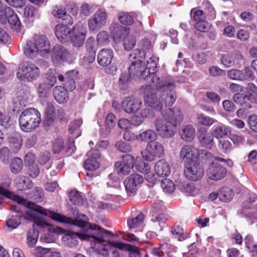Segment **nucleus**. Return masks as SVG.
Here are the masks:
<instances>
[{
	"label": "nucleus",
	"instance_id": "obj_28",
	"mask_svg": "<svg viewBox=\"0 0 257 257\" xmlns=\"http://www.w3.org/2000/svg\"><path fill=\"white\" fill-rule=\"evenodd\" d=\"M68 91V90L63 86H55L53 89V96L54 99L60 104L66 102L69 99Z\"/></svg>",
	"mask_w": 257,
	"mask_h": 257
},
{
	"label": "nucleus",
	"instance_id": "obj_5",
	"mask_svg": "<svg viewBox=\"0 0 257 257\" xmlns=\"http://www.w3.org/2000/svg\"><path fill=\"white\" fill-rule=\"evenodd\" d=\"M157 68V64L154 60H151L147 66L145 62L136 60L131 63L128 67V72L140 79L144 78L147 83L154 84L157 82L158 84L160 77L156 75Z\"/></svg>",
	"mask_w": 257,
	"mask_h": 257
},
{
	"label": "nucleus",
	"instance_id": "obj_4",
	"mask_svg": "<svg viewBox=\"0 0 257 257\" xmlns=\"http://www.w3.org/2000/svg\"><path fill=\"white\" fill-rule=\"evenodd\" d=\"M25 206L29 209L26 212L28 220L34 222L32 228L28 231L27 235L38 239L39 231L36 227L48 226V221L44 217V216H48V210L31 201H28Z\"/></svg>",
	"mask_w": 257,
	"mask_h": 257
},
{
	"label": "nucleus",
	"instance_id": "obj_18",
	"mask_svg": "<svg viewBox=\"0 0 257 257\" xmlns=\"http://www.w3.org/2000/svg\"><path fill=\"white\" fill-rule=\"evenodd\" d=\"M198 150L192 145L184 146L180 152V157L184 165L199 162Z\"/></svg>",
	"mask_w": 257,
	"mask_h": 257
},
{
	"label": "nucleus",
	"instance_id": "obj_63",
	"mask_svg": "<svg viewBox=\"0 0 257 257\" xmlns=\"http://www.w3.org/2000/svg\"><path fill=\"white\" fill-rule=\"evenodd\" d=\"M118 19L121 24L125 26L131 25L134 22L133 17L128 13H123L119 17Z\"/></svg>",
	"mask_w": 257,
	"mask_h": 257
},
{
	"label": "nucleus",
	"instance_id": "obj_9",
	"mask_svg": "<svg viewBox=\"0 0 257 257\" xmlns=\"http://www.w3.org/2000/svg\"><path fill=\"white\" fill-rule=\"evenodd\" d=\"M49 218L59 222L78 226L82 228L81 230L85 229L86 228H84L88 223V219L84 214H81L75 219H73L71 217H68L67 216L55 213L50 210Z\"/></svg>",
	"mask_w": 257,
	"mask_h": 257
},
{
	"label": "nucleus",
	"instance_id": "obj_11",
	"mask_svg": "<svg viewBox=\"0 0 257 257\" xmlns=\"http://www.w3.org/2000/svg\"><path fill=\"white\" fill-rule=\"evenodd\" d=\"M73 24V20L71 16H67L66 19H63L61 24L57 25L55 28V34L62 43L69 42L70 35L72 28L70 27Z\"/></svg>",
	"mask_w": 257,
	"mask_h": 257
},
{
	"label": "nucleus",
	"instance_id": "obj_45",
	"mask_svg": "<svg viewBox=\"0 0 257 257\" xmlns=\"http://www.w3.org/2000/svg\"><path fill=\"white\" fill-rule=\"evenodd\" d=\"M7 23L9 24L10 27L12 29H15L18 31H20L21 23L15 11L12 13V15L8 20Z\"/></svg>",
	"mask_w": 257,
	"mask_h": 257
},
{
	"label": "nucleus",
	"instance_id": "obj_13",
	"mask_svg": "<svg viewBox=\"0 0 257 257\" xmlns=\"http://www.w3.org/2000/svg\"><path fill=\"white\" fill-rule=\"evenodd\" d=\"M86 27L81 23H78L72 27L69 42L74 47H82L86 39Z\"/></svg>",
	"mask_w": 257,
	"mask_h": 257
},
{
	"label": "nucleus",
	"instance_id": "obj_20",
	"mask_svg": "<svg viewBox=\"0 0 257 257\" xmlns=\"http://www.w3.org/2000/svg\"><path fill=\"white\" fill-rule=\"evenodd\" d=\"M39 96L41 101L46 103V107L44 112V119L43 121V125L45 130H48V101L46 98L48 97V77H46L43 82L39 84Z\"/></svg>",
	"mask_w": 257,
	"mask_h": 257
},
{
	"label": "nucleus",
	"instance_id": "obj_12",
	"mask_svg": "<svg viewBox=\"0 0 257 257\" xmlns=\"http://www.w3.org/2000/svg\"><path fill=\"white\" fill-rule=\"evenodd\" d=\"M141 154L143 159L151 162L156 158L162 157L164 154V149L160 143L151 141L147 144L145 150Z\"/></svg>",
	"mask_w": 257,
	"mask_h": 257
},
{
	"label": "nucleus",
	"instance_id": "obj_14",
	"mask_svg": "<svg viewBox=\"0 0 257 257\" xmlns=\"http://www.w3.org/2000/svg\"><path fill=\"white\" fill-rule=\"evenodd\" d=\"M159 94V93H158L155 90L151 89L150 86L147 85L145 89L144 101L150 107L156 111H161L162 113L165 111H163V105L161 100V95H159V98L158 97Z\"/></svg>",
	"mask_w": 257,
	"mask_h": 257
},
{
	"label": "nucleus",
	"instance_id": "obj_29",
	"mask_svg": "<svg viewBox=\"0 0 257 257\" xmlns=\"http://www.w3.org/2000/svg\"><path fill=\"white\" fill-rule=\"evenodd\" d=\"M78 72L72 70L67 72L65 74V82L63 83L64 87L69 91H72L76 88L75 79L76 78Z\"/></svg>",
	"mask_w": 257,
	"mask_h": 257
},
{
	"label": "nucleus",
	"instance_id": "obj_19",
	"mask_svg": "<svg viewBox=\"0 0 257 257\" xmlns=\"http://www.w3.org/2000/svg\"><path fill=\"white\" fill-rule=\"evenodd\" d=\"M11 180H8L0 183V195L16 201L18 204L24 205L27 204L28 201L11 191Z\"/></svg>",
	"mask_w": 257,
	"mask_h": 257
},
{
	"label": "nucleus",
	"instance_id": "obj_22",
	"mask_svg": "<svg viewBox=\"0 0 257 257\" xmlns=\"http://www.w3.org/2000/svg\"><path fill=\"white\" fill-rule=\"evenodd\" d=\"M226 173V169L217 162H212L207 170L208 177L214 181L222 179L225 177Z\"/></svg>",
	"mask_w": 257,
	"mask_h": 257
},
{
	"label": "nucleus",
	"instance_id": "obj_1",
	"mask_svg": "<svg viewBox=\"0 0 257 257\" xmlns=\"http://www.w3.org/2000/svg\"><path fill=\"white\" fill-rule=\"evenodd\" d=\"M50 226L51 224L49 223V243L54 241V239L51 237L52 233L58 235L65 232L62 237V241L70 247H75L78 245V238L102 244L105 242V237L111 238L115 236L110 231L95 223L89 224L87 229H82L77 233L70 230L65 231L61 227H54Z\"/></svg>",
	"mask_w": 257,
	"mask_h": 257
},
{
	"label": "nucleus",
	"instance_id": "obj_52",
	"mask_svg": "<svg viewBox=\"0 0 257 257\" xmlns=\"http://www.w3.org/2000/svg\"><path fill=\"white\" fill-rule=\"evenodd\" d=\"M194 10V9H192L191 10L190 16L191 18L193 19L196 23L201 21H204L206 19V14L202 10H196L194 12L193 15H192Z\"/></svg>",
	"mask_w": 257,
	"mask_h": 257
},
{
	"label": "nucleus",
	"instance_id": "obj_47",
	"mask_svg": "<svg viewBox=\"0 0 257 257\" xmlns=\"http://www.w3.org/2000/svg\"><path fill=\"white\" fill-rule=\"evenodd\" d=\"M145 216L142 213H140L136 217L128 219L127 221L130 229H134L139 226L144 221Z\"/></svg>",
	"mask_w": 257,
	"mask_h": 257
},
{
	"label": "nucleus",
	"instance_id": "obj_36",
	"mask_svg": "<svg viewBox=\"0 0 257 257\" xmlns=\"http://www.w3.org/2000/svg\"><path fill=\"white\" fill-rule=\"evenodd\" d=\"M197 138L202 147L209 150L212 149L213 146V137L212 134L198 135Z\"/></svg>",
	"mask_w": 257,
	"mask_h": 257
},
{
	"label": "nucleus",
	"instance_id": "obj_58",
	"mask_svg": "<svg viewBox=\"0 0 257 257\" xmlns=\"http://www.w3.org/2000/svg\"><path fill=\"white\" fill-rule=\"evenodd\" d=\"M76 149L75 145V141L74 140H69L66 145H64L63 151L67 156H70L73 154Z\"/></svg>",
	"mask_w": 257,
	"mask_h": 257
},
{
	"label": "nucleus",
	"instance_id": "obj_31",
	"mask_svg": "<svg viewBox=\"0 0 257 257\" xmlns=\"http://www.w3.org/2000/svg\"><path fill=\"white\" fill-rule=\"evenodd\" d=\"M68 197L70 202L74 205L80 206L84 204V198L81 195V193L76 189L68 192Z\"/></svg>",
	"mask_w": 257,
	"mask_h": 257
},
{
	"label": "nucleus",
	"instance_id": "obj_8",
	"mask_svg": "<svg viewBox=\"0 0 257 257\" xmlns=\"http://www.w3.org/2000/svg\"><path fill=\"white\" fill-rule=\"evenodd\" d=\"M39 68L31 62L26 61L20 64L17 76L21 80L26 79L31 82L36 80L39 77Z\"/></svg>",
	"mask_w": 257,
	"mask_h": 257
},
{
	"label": "nucleus",
	"instance_id": "obj_17",
	"mask_svg": "<svg viewBox=\"0 0 257 257\" xmlns=\"http://www.w3.org/2000/svg\"><path fill=\"white\" fill-rule=\"evenodd\" d=\"M144 182V178L138 174H132L125 178L123 184L127 196H134L136 194L138 186Z\"/></svg>",
	"mask_w": 257,
	"mask_h": 257
},
{
	"label": "nucleus",
	"instance_id": "obj_25",
	"mask_svg": "<svg viewBox=\"0 0 257 257\" xmlns=\"http://www.w3.org/2000/svg\"><path fill=\"white\" fill-rule=\"evenodd\" d=\"M111 34L115 42H119L126 36L130 32V29L127 27L115 24L111 27Z\"/></svg>",
	"mask_w": 257,
	"mask_h": 257
},
{
	"label": "nucleus",
	"instance_id": "obj_49",
	"mask_svg": "<svg viewBox=\"0 0 257 257\" xmlns=\"http://www.w3.org/2000/svg\"><path fill=\"white\" fill-rule=\"evenodd\" d=\"M107 243L110 247L125 251L129 250L131 246V245L130 244L123 243L120 241H114L109 240L107 241Z\"/></svg>",
	"mask_w": 257,
	"mask_h": 257
},
{
	"label": "nucleus",
	"instance_id": "obj_35",
	"mask_svg": "<svg viewBox=\"0 0 257 257\" xmlns=\"http://www.w3.org/2000/svg\"><path fill=\"white\" fill-rule=\"evenodd\" d=\"M179 134L183 140L190 142L195 138V130L192 125L188 124L185 125Z\"/></svg>",
	"mask_w": 257,
	"mask_h": 257
},
{
	"label": "nucleus",
	"instance_id": "obj_23",
	"mask_svg": "<svg viewBox=\"0 0 257 257\" xmlns=\"http://www.w3.org/2000/svg\"><path fill=\"white\" fill-rule=\"evenodd\" d=\"M159 204L154 203L153 205V212L156 214V216L153 215L151 221L153 222V227L155 230L159 231L163 230L165 225L166 218L164 213H160Z\"/></svg>",
	"mask_w": 257,
	"mask_h": 257
},
{
	"label": "nucleus",
	"instance_id": "obj_33",
	"mask_svg": "<svg viewBox=\"0 0 257 257\" xmlns=\"http://www.w3.org/2000/svg\"><path fill=\"white\" fill-rule=\"evenodd\" d=\"M54 107L52 103L49 102V126L51 122L57 120V118L60 121L67 122L68 119L65 117V112L64 109L61 108L57 110V117L55 116Z\"/></svg>",
	"mask_w": 257,
	"mask_h": 257
},
{
	"label": "nucleus",
	"instance_id": "obj_42",
	"mask_svg": "<svg viewBox=\"0 0 257 257\" xmlns=\"http://www.w3.org/2000/svg\"><path fill=\"white\" fill-rule=\"evenodd\" d=\"M37 12V9L32 6H27L24 10V15L25 17L24 21H28L30 22H33L34 18Z\"/></svg>",
	"mask_w": 257,
	"mask_h": 257
},
{
	"label": "nucleus",
	"instance_id": "obj_39",
	"mask_svg": "<svg viewBox=\"0 0 257 257\" xmlns=\"http://www.w3.org/2000/svg\"><path fill=\"white\" fill-rule=\"evenodd\" d=\"M144 159L137 158L135 161V165L134 168L139 172L143 174L146 171L151 170V166L149 164L145 162Z\"/></svg>",
	"mask_w": 257,
	"mask_h": 257
},
{
	"label": "nucleus",
	"instance_id": "obj_6",
	"mask_svg": "<svg viewBox=\"0 0 257 257\" xmlns=\"http://www.w3.org/2000/svg\"><path fill=\"white\" fill-rule=\"evenodd\" d=\"M48 38L43 34H35L33 39L27 40L23 47V52L26 57L34 60L38 55L43 58L48 57Z\"/></svg>",
	"mask_w": 257,
	"mask_h": 257
},
{
	"label": "nucleus",
	"instance_id": "obj_32",
	"mask_svg": "<svg viewBox=\"0 0 257 257\" xmlns=\"http://www.w3.org/2000/svg\"><path fill=\"white\" fill-rule=\"evenodd\" d=\"M230 132V128L222 123L215 124L212 128V135L216 139L222 138L227 136Z\"/></svg>",
	"mask_w": 257,
	"mask_h": 257
},
{
	"label": "nucleus",
	"instance_id": "obj_55",
	"mask_svg": "<svg viewBox=\"0 0 257 257\" xmlns=\"http://www.w3.org/2000/svg\"><path fill=\"white\" fill-rule=\"evenodd\" d=\"M161 185L164 192L172 193L175 190V185L170 179H164L162 181Z\"/></svg>",
	"mask_w": 257,
	"mask_h": 257
},
{
	"label": "nucleus",
	"instance_id": "obj_24",
	"mask_svg": "<svg viewBox=\"0 0 257 257\" xmlns=\"http://www.w3.org/2000/svg\"><path fill=\"white\" fill-rule=\"evenodd\" d=\"M114 57V53L111 49H103L97 55V62L99 65L108 67Z\"/></svg>",
	"mask_w": 257,
	"mask_h": 257
},
{
	"label": "nucleus",
	"instance_id": "obj_37",
	"mask_svg": "<svg viewBox=\"0 0 257 257\" xmlns=\"http://www.w3.org/2000/svg\"><path fill=\"white\" fill-rule=\"evenodd\" d=\"M158 137L157 133L153 130H148L138 135L137 140L142 142L155 141Z\"/></svg>",
	"mask_w": 257,
	"mask_h": 257
},
{
	"label": "nucleus",
	"instance_id": "obj_40",
	"mask_svg": "<svg viewBox=\"0 0 257 257\" xmlns=\"http://www.w3.org/2000/svg\"><path fill=\"white\" fill-rule=\"evenodd\" d=\"M23 167V162L21 159L15 157L11 161L10 168L11 172L17 174L21 172Z\"/></svg>",
	"mask_w": 257,
	"mask_h": 257
},
{
	"label": "nucleus",
	"instance_id": "obj_61",
	"mask_svg": "<svg viewBox=\"0 0 257 257\" xmlns=\"http://www.w3.org/2000/svg\"><path fill=\"white\" fill-rule=\"evenodd\" d=\"M256 94L247 91L246 94H243V105L251 104V103H254L256 101Z\"/></svg>",
	"mask_w": 257,
	"mask_h": 257
},
{
	"label": "nucleus",
	"instance_id": "obj_54",
	"mask_svg": "<svg viewBox=\"0 0 257 257\" xmlns=\"http://www.w3.org/2000/svg\"><path fill=\"white\" fill-rule=\"evenodd\" d=\"M11 120V117L5 113H3L0 110V125L5 128H10L12 123Z\"/></svg>",
	"mask_w": 257,
	"mask_h": 257
},
{
	"label": "nucleus",
	"instance_id": "obj_62",
	"mask_svg": "<svg viewBox=\"0 0 257 257\" xmlns=\"http://www.w3.org/2000/svg\"><path fill=\"white\" fill-rule=\"evenodd\" d=\"M146 57V53L143 49H136L132 51L130 54L129 59L131 60L132 58L135 60H139L138 58L145 59Z\"/></svg>",
	"mask_w": 257,
	"mask_h": 257
},
{
	"label": "nucleus",
	"instance_id": "obj_27",
	"mask_svg": "<svg viewBox=\"0 0 257 257\" xmlns=\"http://www.w3.org/2000/svg\"><path fill=\"white\" fill-rule=\"evenodd\" d=\"M154 169L157 175L161 177H167L171 173V169L168 163L164 159L158 161Z\"/></svg>",
	"mask_w": 257,
	"mask_h": 257
},
{
	"label": "nucleus",
	"instance_id": "obj_7",
	"mask_svg": "<svg viewBox=\"0 0 257 257\" xmlns=\"http://www.w3.org/2000/svg\"><path fill=\"white\" fill-rule=\"evenodd\" d=\"M154 85L157 89L158 93H159V95H161V100L163 105V111L165 110L166 112L168 110L167 107L172 106L176 99V95L172 92L175 87L174 82L170 79L163 81L159 78L158 84L156 82Z\"/></svg>",
	"mask_w": 257,
	"mask_h": 257
},
{
	"label": "nucleus",
	"instance_id": "obj_51",
	"mask_svg": "<svg viewBox=\"0 0 257 257\" xmlns=\"http://www.w3.org/2000/svg\"><path fill=\"white\" fill-rule=\"evenodd\" d=\"M115 168H116L118 174L126 175L128 174L132 168L127 165H124L121 162H116L114 164Z\"/></svg>",
	"mask_w": 257,
	"mask_h": 257
},
{
	"label": "nucleus",
	"instance_id": "obj_34",
	"mask_svg": "<svg viewBox=\"0 0 257 257\" xmlns=\"http://www.w3.org/2000/svg\"><path fill=\"white\" fill-rule=\"evenodd\" d=\"M14 181L18 189L21 191L30 189L33 185L32 181L28 177H19L15 179Z\"/></svg>",
	"mask_w": 257,
	"mask_h": 257
},
{
	"label": "nucleus",
	"instance_id": "obj_56",
	"mask_svg": "<svg viewBox=\"0 0 257 257\" xmlns=\"http://www.w3.org/2000/svg\"><path fill=\"white\" fill-rule=\"evenodd\" d=\"M227 76L233 80H243V70L231 69L228 71Z\"/></svg>",
	"mask_w": 257,
	"mask_h": 257
},
{
	"label": "nucleus",
	"instance_id": "obj_59",
	"mask_svg": "<svg viewBox=\"0 0 257 257\" xmlns=\"http://www.w3.org/2000/svg\"><path fill=\"white\" fill-rule=\"evenodd\" d=\"M64 148V141L62 138H58L55 140L52 145V151L54 154H58L63 151Z\"/></svg>",
	"mask_w": 257,
	"mask_h": 257
},
{
	"label": "nucleus",
	"instance_id": "obj_26",
	"mask_svg": "<svg viewBox=\"0 0 257 257\" xmlns=\"http://www.w3.org/2000/svg\"><path fill=\"white\" fill-rule=\"evenodd\" d=\"M9 146L13 153H17L21 149L23 138L21 135L18 133L11 134L8 138Z\"/></svg>",
	"mask_w": 257,
	"mask_h": 257
},
{
	"label": "nucleus",
	"instance_id": "obj_2",
	"mask_svg": "<svg viewBox=\"0 0 257 257\" xmlns=\"http://www.w3.org/2000/svg\"><path fill=\"white\" fill-rule=\"evenodd\" d=\"M163 119H157L155 122L156 131L159 136L163 138H172L177 130V125L179 124L183 119L181 111L172 109L162 112Z\"/></svg>",
	"mask_w": 257,
	"mask_h": 257
},
{
	"label": "nucleus",
	"instance_id": "obj_53",
	"mask_svg": "<svg viewBox=\"0 0 257 257\" xmlns=\"http://www.w3.org/2000/svg\"><path fill=\"white\" fill-rule=\"evenodd\" d=\"M116 121V116L113 113H109L106 115L105 117V124L106 127L109 130V131H110L111 129L113 128L115 125Z\"/></svg>",
	"mask_w": 257,
	"mask_h": 257
},
{
	"label": "nucleus",
	"instance_id": "obj_60",
	"mask_svg": "<svg viewBox=\"0 0 257 257\" xmlns=\"http://www.w3.org/2000/svg\"><path fill=\"white\" fill-rule=\"evenodd\" d=\"M220 62L226 67L232 66L234 64V60L230 54H223L220 58Z\"/></svg>",
	"mask_w": 257,
	"mask_h": 257
},
{
	"label": "nucleus",
	"instance_id": "obj_15",
	"mask_svg": "<svg viewBox=\"0 0 257 257\" xmlns=\"http://www.w3.org/2000/svg\"><path fill=\"white\" fill-rule=\"evenodd\" d=\"M107 14L104 9H98L88 20V25L91 32L98 31L106 24Z\"/></svg>",
	"mask_w": 257,
	"mask_h": 257
},
{
	"label": "nucleus",
	"instance_id": "obj_64",
	"mask_svg": "<svg viewBox=\"0 0 257 257\" xmlns=\"http://www.w3.org/2000/svg\"><path fill=\"white\" fill-rule=\"evenodd\" d=\"M29 176L35 178L40 173V169L37 163L26 167Z\"/></svg>",
	"mask_w": 257,
	"mask_h": 257
},
{
	"label": "nucleus",
	"instance_id": "obj_48",
	"mask_svg": "<svg viewBox=\"0 0 257 257\" xmlns=\"http://www.w3.org/2000/svg\"><path fill=\"white\" fill-rule=\"evenodd\" d=\"M83 166L87 170L93 171L99 167V163L95 158L89 157L84 161Z\"/></svg>",
	"mask_w": 257,
	"mask_h": 257
},
{
	"label": "nucleus",
	"instance_id": "obj_3",
	"mask_svg": "<svg viewBox=\"0 0 257 257\" xmlns=\"http://www.w3.org/2000/svg\"><path fill=\"white\" fill-rule=\"evenodd\" d=\"M12 110L14 112L20 114L19 125L23 132H32L39 127L41 118V114L37 109L29 107L24 109L20 102L14 101Z\"/></svg>",
	"mask_w": 257,
	"mask_h": 257
},
{
	"label": "nucleus",
	"instance_id": "obj_30",
	"mask_svg": "<svg viewBox=\"0 0 257 257\" xmlns=\"http://www.w3.org/2000/svg\"><path fill=\"white\" fill-rule=\"evenodd\" d=\"M28 220V217L25 216L23 213L17 214L12 215L10 218L6 221V225L11 230L17 228L23 220Z\"/></svg>",
	"mask_w": 257,
	"mask_h": 257
},
{
	"label": "nucleus",
	"instance_id": "obj_41",
	"mask_svg": "<svg viewBox=\"0 0 257 257\" xmlns=\"http://www.w3.org/2000/svg\"><path fill=\"white\" fill-rule=\"evenodd\" d=\"M198 158L200 159L202 163L212 162L214 160L215 157L211 153L206 150H198Z\"/></svg>",
	"mask_w": 257,
	"mask_h": 257
},
{
	"label": "nucleus",
	"instance_id": "obj_46",
	"mask_svg": "<svg viewBox=\"0 0 257 257\" xmlns=\"http://www.w3.org/2000/svg\"><path fill=\"white\" fill-rule=\"evenodd\" d=\"M14 11L9 7L0 9V23L3 24L7 23L8 20Z\"/></svg>",
	"mask_w": 257,
	"mask_h": 257
},
{
	"label": "nucleus",
	"instance_id": "obj_16",
	"mask_svg": "<svg viewBox=\"0 0 257 257\" xmlns=\"http://www.w3.org/2000/svg\"><path fill=\"white\" fill-rule=\"evenodd\" d=\"M184 174L186 178L192 181H197L201 179L204 174V168L196 162L185 165Z\"/></svg>",
	"mask_w": 257,
	"mask_h": 257
},
{
	"label": "nucleus",
	"instance_id": "obj_43",
	"mask_svg": "<svg viewBox=\"0 0 257 257\" xmlns=\"http://www.w3.org/2000/svg\"><path fill=\"white\" fill-rule=\"evenodd\" d=\"M122 40L123 48L127 51L132 50L136 45V38L133 35L128 34Z\"/></svg>",
	"mask_w": 257,
	"mask_h": 257
},
{
	"label": "nucleus",
	"instance_id": "obj_21",
	"mask_svg": "<svg viewBox=\"0 0 257 257\" xmlns=\"http://www.w3.org/2000/svg\"><path fill=\"white\" fill-rule=\"evenodd\" d=\"M123 110L127 113L137 112L141 107L142 102L140 99L132 95L125 97L121 102Z\"/></svg>",
	"mask_w": 257,
	"mask_h": 257
},
{
	"label": "nucleus",
	"instance_id": "obj_57",
	"mask_svg": "<svg viewBox=\"0 0 257 257\" xmlns=\"http://www.w3.org/2000/svg\"><path fill=\"white\" fill-rule=\"evenodd\" d=\"M108 177L109 181L107 182L108 187L117 188L120 186V180L115 174H110Z\"/></svg>",
	"mask_w": 257,
	"mask_h": 257
},
{
	"label": "nucleus",
	"instance_id": "obj_38",
	"mask_svg": "<svg viewBox=\"0 0 257 257\" xmlns=\"http://www.w3.org/2000/svg\"><path fill=\"white\" fill-rule=\"evenodd\" d=\"M244 243L246 247L252 252V257H257V243H254L253 237L248 234L244 238Z\"/></svg>",
	"mask_w": 257,
	"mask_h": 257
},
{
	"label": "nucleus",
	"instance_id": "obj_50",
	"mask_svg": "<svg viewBox=\"0 0 257 257\" xmlns=\"http://www.w3.org/2000/svg\"><path fill=\"white\" fill-rule=\"evenodd\" d=\"M96 40L100 45L103 46L108 45L110 42L109 35L105 31H100L97 35Z\"/></svg>",
	"mask_w": 257,
	"mask_h": 257
},
{
	"label": "nucleus",
	"instance_id": "obj_44",
	"mask_svg": "<svg viewBox=\"0 0 257 257\" xmlns=\"http://www.w3.org/2000/svg\"><path fill=\"white\" fill-rule=\"evenodd\" d=\"M233 196L232 190L229 188H223L219 193V198L222 202H229Z\"/></svg>",
	"mask_w": 257,
	"mask_h": 257
},
{
	"label": "nucleus",
	"instance_id": "obj_10",
	"mask_svg": "<svg viewBox=\"0 0 257 257\" xmlns=\"http://www.w3.org/2000/svg\"><path fill=\"white\" fill-rule=\"evenodd\" d=\"M51 57L55 66H59L65 62L69 64L72 62V56L69 50L60 44H57L52 48Z\"/></svg>",
	"mask_w": 257,
	"mask_h": 257
}]
</instances>
